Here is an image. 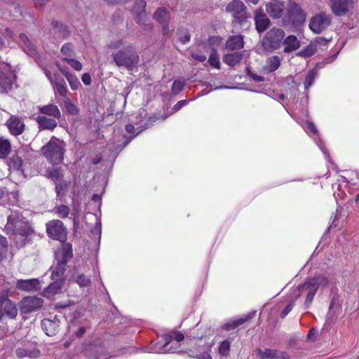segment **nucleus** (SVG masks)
Returning a JSON list of instances; mask_svg holds the SVG:
<instances>
[{
  "label": "nucleus",
  "mask_w": 359,
  "mask_h": 359,
  "mask_svg": "<svg viewBox=\"0 0 359 359\" xmlns=\"http://www.w3.org/2000/svg\"><path fill=\"white\" fill-rule=\"evenodd\" d=\"M108 52L111 53L113 61L118 67H124L132 69L139 62V56L134 48L121 39H115L107 45Z\"/></svg>",
  "instance_id": "1"
},
{
  "label": "nucleus",
  "mask_w": 359,
  "mask_h": 359,
  "mask_svg": "<svg viewBox=\"0 0 359 359\" xmlns=\"http://www.w3.org/2000/svg\"><path fill=\"white\" fill-rule=\"evenodd\" d=\"M327 284L328 280L325 276H316L309 279L303 285L294 289V292L297 293V297L301 294H306L305 305L306 307H309L318 289L320 287H325Z\"/></svg>",
  "instance_id": "2"
},
{
  "label": "nucleus",
  "mask_w": 359,
  "mask_h": 359,
  "mask_svg": "<svg viewBox=\"0 0 359 359\" xmlns=\"http://www.w3.org/2000/svg\"><path fill=\"white\" fill-rule=\"evenodd\" d=\"M5 230L8 234L21 236H28L32 231L30 224L19 212H13L8 217Z\"/></svg>",
  "instance_id": "3"
},
{
  "label": "nucleus",
  "mask_w": 359,
  "mask_h": 359,
  "mask_svg": "<svg viewBox=\"0 0 359 359\" xmlns=\"http://www.w3.org/2000/svg\"><path fill=\"white\" fill-rule=\"evenodd\" d=\"M65 143L55 137L51 140L42 147L41 151L44 156L53 164H60L63 161Z\"/></svg>",
  "instance_id": "4"
},
{
  "label": "nucleus",
  "mask_w": 359,
  "mask_h": 359,
  "mask_svg": "<svg viewBox=\"0 0 359 359\" xmlns=\"http://www.w3.org/2000/svg\"><path fill=\"white\" fill-rule=\"evenodd\" d=\"M226 10L233 18L232 23L234 29H236L237 26L245 25L247 22L246 20L250 17L246 12L244 4L240 0L232 1L227 5Z\"/></svg>",
  "instance_id": "5"
},
{
  "label": "nucleus",
  "mask_w": 359,
  "mask_h": 359,
  "mask_svg": "<svg viewBox=\"0 0 359 359\" xmlns=\"http://www.w3.org/2000/svg\"><path fill=\"white\" fill-rule=\"evenodd\" d=\"M55 257L57 259V264L53 269L52 279L64 280L62 278V276L65 270L66 263L72 257L71 245L69 243H64L62 245V250L56 252Z\"/></svg>",
  "instance_id": "6"
},
{
  "label": "nucleus",
  "mask_w": 359,
  "mask_h": 359,
  "mask_svg": "<svg viewBox=\"0 0 359 359\" xmlns=\"http://www.w3.org/2000/svg\"><path fill=\"white\" fill-rule=\"evenodd\" d=\"M137 118H139V120H137L135 123L137 126L136 128L133 124H128L126 126V130L128 133H131L135 130H137V132L135 135H137L142 131L151 126L156 119L154 116H147V113L144 109H140L138 111V116H137Z\"/></svg>",
  "instance_id": "7"
},
{
  "label": "nucleus",
  "mask_w": 359,
  "mask_h": 359,
  "mask_svg": "<svg viewBox=\"0 0 359 359\" xmlns=\"http://www.w3.org/2000/svg\"><path fill=\"white\" fill-rule=\"evenodd\" d=\"M184 335L178 332H173L172 335H165L163 336L164 344L163 345H159L158 343H152L151 346L149 347V352L155 353H164L167 352H176V349L172 348H170L167 349V346L170 342V341L173 339L177 342H180L184 339Z\"/></svg>",
  "instance_id": "8"
},
{
  "label": "nucleus",
  "mask_w": 359,
  "mask_h": 359,
  "mask_svg": "<svg viewBox=\"0 0 359 359\" xmlns=\"http://www.w3.org/2000/svg\"><path fill=\"white\" fill-rule=\"evenodd\" d=\"M330 15L320 13L313 16L309 22L310 29L315 34H320L325 31L331 24Z\"/></svg>",
  "instance_id": "9"
},
{
  "label": "nucleus",
  "mask_w": 359,
  "mask_h": 359,
  "mask_svg": "<svg viewBox=\"0 0 359 359\" xmlns=\"http://www.w3.org/2000/svg\"><path fill=\"white\" fill-rule=\"evenodd\" d=\"M285 36L282 29L273 28L267 32L263 39V46L266 49H276Z\"/></svg>",
  "instance_id": "10"
},
{
  "label": "nucleus",
  "mask_w": 359,
  "mask_h": 359,
  "mask_svg": "<svg viewBox=\"0 0 359 359\" xmlns=\"http://www.w3.org/2000/svg\"><path fill=\"white\" fill-rule=\"evenodd\" d=\"M46 231L49 237L64 242L66 239V229L59 219L50 221L46 224Z\"/></svg>",
  "instance_id": "11"
},
{
  "label": "nucleus",
  "mask_w": 359,
  "mask_h": 359,
  "mask_svg": "<svg viewBox=\"0 0 359 359\" xmlns=\"http://www.w3.org/2000/svg\"><path fill=\"white\" fill-rule=\"evenodd\" d=\"M15 76L10 71V67L5 63L0 64V93L7 92L11 88Z\"/></svg>",
  "instance_id": "12"
},
{
  "label": "nucleus",
  "mask_w": 359,
  "mask_h": 359,
  "mask_svg": "<svg viewBox=\"0 0 359 359\" xmlns=\"http://www.w3.org/2000/svg\"><path fill=\"white\" fill-rule=\"evenodd\" d=\"M44 73L51 85L55 87L56 92L60 94V96L63 97L64 99L67 97L68 90L65 80L61 78L58 74H52L51 72L46 69H44Z\"/></svg>",
  "instance_id": "13"
},
{
  "label": "nucleus",
  "mask_w": 359,
  "mask_h": 359,
  "mask_svg": "<svg viewBox=\"0 0 359 359\" xmlns=\"http://www.w3.org/2000/svg\"><path fill=\"white\" fill-rule=\"evenodd\" d=\"M43 304V299L38 297H26L20 302V309L24 313H29L39 309Z\"/></svg>",
  "instance_id": "14"
},
{
  "label": "nucleus",
  "mask_w": 359,
  "mask_h": 359,
  "mask_svg": "<svg viewBox=\"0 0 359 359\" xmlns=\"http://www.w3.org/2000/svg\"><path fill=\"white\" fill-rule=\"evenodd\" d=\"M353 4L352 0H331L330 7L334 15L342 16L348 12Z\"/></svg>",
  "instance_id": "15"
},
{
  "label": "nucleus",
  "mask_w": 359,
  "mask_h": 359,
  "mask_svg": "<svg viewBox=\"0 0 359 359\" xmlns=\"http://www.w3.org/2000/svg\"><path fill=\"white\" fill-rule=\"evenodd\" d=\"M10 133L18 136L21 135L25 130V125L23 120L18 116L11 115L6 122Z\"/></svg>",
  "instance_id": "16"
},
{
  "label": "nucleus",
  "mask_w": 359,
  "mask_h": 359,
  "mask_svg": "<svg viewBox=\"0 0 359 359\" xmlns=\"http://www.w3.org/2000/svg\"><path fill=\"white\" fill-rule=\"evenodd\" d=\"M0 306L4 313L10 318L13 319L18 315V309L15 304L8 299L7 292L0 294Z\"/></svg>",
  "instance_id": "17"
},
{
  "label": "nucleus",
  "mask_w": 359,
  "mask_h": 359,
  "mask_svg": "<svg viewBox=\"0 0 359 359\" xmlns=\"http://www.w3.org/2000/svg\"><path fill=\"white\" fill-rule=\"evenodd\" d=\"M16 288L26 292H35L41 289L40 281L37 278L27 280H18L16 282Z\"/></svg>",
  "instance_id": "18"
},
{
  "label": "nucleus",
  "mask_w": 359,
  "mask_h": 359,
  "mask_svg": "<svg viewBox=\"0 0 359 359\" xmlns=\"http://www.w3.org/2000/svg\"><path fill=\"white\" fill-rule=\"evenodd\" d=\"M284 4L280 0H271L266 5V11L273 18H280L283 12Z\"/></svg>",
  "instance_id": "19"
},
{
  "label": "nucleus",
  "mask_w": 359,
  "mask_h": 359,
  "mask_svg": "<svg viewBox=\"0 0 359 359\" xmlns=\"http://www.w3.org/2000/svg\"><path fill=\"white\" fill-rule=\"evenodd\" d=\"M146 2L143 0H140L135 2L133 8V13L135 15V20L137 23L142 25H147L146 23V13H145Z\"/></svg>",
  "instance_id": "20"
},
{
  "label": "nucleus",
  "mask_w": 359,
  "mask_h": 359,
  "mask_svg": "<svg viewBox=\"0 0 359 359\" xmlns=\"http://www.w3.org/2000/svg\"><path fill=\"white\" fill-rule=\"evenodd\" d=\"M255 354L259 359H277L283 358L286 359L287 358L283 356V353H279L276 350L265 348L264 350L258 348L255 351Z\"/></svg>",
  "instance_id": "21"
},
{
  "label": "nucleus",
  "mask_w": 359,
  "mask_h": 359,
  "mask_svg": "<svg viewBox=\"0 0 359 359\" xmlns=\"http://www.w3.org/2000/svg\"><path fill=\"white\" fill-rule=\"evenodd\" d=\"M255 21L256 29L259 33L264 32L267 29L270 23V20H269V18L261 10H258L256 11L255 15Z\"/></svg>",
  "instance_id": "22"
},
{
  "label": "nucleus",
  "mask_w": 359,
  "mask_h": 359,
  "mask_svg": "<svg viewBox=\"0 0 359 359\" xmlns=\"http://www.w3.org/2000/svg\"><path fill=\"white\" fill-rule=\"evenodd\" d=\"M154 18L160 24L163 25V34H167L168 32L167 23L170 18V14L168 11L165 8H158L154 13Z\"/></svg>",
  "instance_id": "23"
},
{
  "label": "nucleus",
  "mask_w": 359,
  "mask_h": 359,
  "mask_svg": "<svg viewBox=\"0 0 359 359\" xmlns=\"http://www.w3.org/2000/svg\"><path fill=\"white\" fill-rule=\"evenodd\" d=\"M39 111L42 115H47L53 118H60L61 116L60 111L58 107L53 104H49L44 106L38 107Z\"/></svg>",
  "instance_id": "24"
},
{
  "label": "nucleus",
  "mask_w": 359,
  "mask_h": 359,
  "mask_svg": "<svg viewBox=\"0 0 359 359\" xmlns=\"http://www.w3.org/2000/svg\"><path fill=\"white\" fill-rule=\"evenodd\" d=\"M36 121L40 130H53L57 125L55 118H47L43 115L38 116Z\"/></svg>",
  "instance_id": "25"
},
{
  "label": "nucleus",
  "mask_w": 359,
  "mask_h": 359,
  "mask_svg": "<svg viewBox=\"0 0 359 359\" xmlns=\"http://www.w3.org/2000/svg\"><path fill=\"white\" fill-rule=\"evenodd\" d=\"M60 72L65 76L72 90H77L80 86V82L76 75L69 72L66 69L62 68L58 62L55 63Z\"/></svg>",
  "instance_id": "26"
},
{
  "label": "nucleus",
  "mask_w": 359,
  "mask_h": 359,
  "mask_svg": "<svg viewBox=\"0 0 359 359\" xmlns=\"http://www.w3.org/2000/svg\"><path fill=\"white\" fill-rule=\"evenodd\" d=\"M59 327V321L50 319H43L41 321V327L48 336L54 335Z\"/></svg>",
  "instance_id": "27"
},
{
  "label": "nucleus",
  "mask_w": 359,
  "mask_h": 359,
  "mask_svg": "<svg viewBox=\"0 0 359 359\" xmlns=\"http://www.w3.org/2000/svg\"><path fill=\"white\" fill-rule=\"evenodd\" d=\"M55 281L50 284L44 290V296L50 297L60 291L65 280L54 279Z\"/></svg>",
  "instance_id": "28"
},
{
  "label": "nucleus",
  "mask_w": 359,
  "mask_h": 359,
  "mask_svg": "<svg viewBox=\"0 0 359 359\" xmlns=\"http://www.w3.org/2000/svg\"><path fill=\"white\" fill-rule=\"evenodd\" d=\"M23 152V149H19L17 154L12 156L10 159L8 166L11 169L16 170L21 172H23V161L22 157L20 156Z\"/></svg>",
  "instance_id": "29"
},
{
  "label": "nucleus",
  "mask_w": 359,
  "mask_h": 359,
  "mask_svg": "<svg viewBox=\"0 0 359 359\" xmlns=\"http://www.w3.org/2000/svg\"><path fill=\"white\" fill-rule=\"evenodd\" d=\"M284 52L290 53L298 49L300 46V42L297 36L294 35L288 36L284 41Z\"/></svg>",
  "instance_id": "30"
},
{
  "label": "nucleus",
  "mask_w": 359,
  "mask_h": 359,
  "mask_svg": "<svg viewBox=\"0 0 359 359\" xmlns=\"http://www.w3.org/2000/svg\"><path fill=\"white\" fill-rule=\"evenodd\" d=\"M226 46L230 50H238L243 47V39L241 35H236L230 37L226 43Z\"/></svg>",
  "instance_id": "31"
},
{
  "label": "nucleus",
  "mask_w": 359,
  "mask_h": 359,
  "mask_svg": "<svg viewBox=\"0 0 359 359\" xmlns=\"http://www.w3.org/2000/svg\"><path fill=\"white\" fill-rule=\"evenodd\" d=\"M288 12L290 18L292 21L299 20L303 19L302 11L300 6L292 2L289 5Z\"/></svg>",
  "instance_id": "32"
},
{
  "label": "nucleus",
  "mask_w": 359,
  "mask_h": 359,
  "mask_svg": "<svg viewBox=\"0 0 359 359\" xmlns=\"http://www.w3.org/2000/svg\"><path fill=\"white\" fill-rule=\"evenodd\" d=\"M280 64V57L278 56H272L266 60L264 69L266 72H273L279 67Z\"/></svg>",
  "instance_id": "33"
},
{
  "label": "nucleus",
  "mask_w": 359,
  "mask_h": 359,
  "mask_svg": "<svg viewBox=\"0 0 359 359\" xmlns=\"http://www.w3.org/2000/svg\"><path fill=\"white\" fill-rule=\"evenodd\" d=\"M242 59V54L240 53H231L226 54L223 57L224 63L229 66L233 67L238 64Z\"/></svg>",
  "instance_id": "34"
},
{
  "label": "nucleus",
  "mask_w": 359,
  "mask_h": 359,
  "mask_svg": "<svg viewBox=\"0 0 359 359\" xmlns=\"http://www.w3.org/2000/svg\"><path fill=\"white\" fill-rule=\"evenodd\" d=\"M19 37L20 41L23 43L24 51L28 55H34L35 53L34 46L29 41L27 35L25 34H20Z\"/></svg>",
  "instance_id": "35"
},
{
  "label": "nucleus",
  "mask_w": 359,
  "mask_h": 359,
  "mask_svg": "<svg viewBox=\"0 0 359 359\" xmlns=\"http://www.w3.org/2000/svg\"><path fill=\"white\" fill-rule=\"evenodd\" d=\"M11 150V145L8 140L0 139V158H5Z\"/></svg>",
  "instance_id": "36"
},
{
  "label": "nucleus",
  "mask_w": 359,
  "mask_h": 359,
  "mask_svg": "<svg viewBox=\"0 0 359 359\" xmlns=\"http://www.w3.org/2000/svg\"><path fill=\"white\" fill-rule=\"evenodd\" d=\"M46 175L48 178L51 179L55 182H58L63 177L61 168H48L46 171Z\"/></svg>",
  "instance_id": "37"
},
{
  "label": "nucleus",
  "mask_w": 359,
  "mask_h": 359,
  "mask_svg": "<svg viewBox=\"0 0 359 359\" xmlns=\"http://www.w3.org/2000/svg\"><path fill=\"white\" fill-rule=\"evenodd\" d=\"M316 50L317 48L314 46V43L311 42L309 45L299 50L296 55L299 57H310L316 53Z\"/></svg>",
  "instance_id": "38"
},
{
  "label": "nucleus",
  "mask_w": 359,
  "mask_h": 359,
  "mask_svg": "<svg viewBox=\"0 0 359 359\" xmlns=\"http://www.w3.org/2000/svg\"><path fill=\"white\" fill-rule=\"evenodd\" d=\"M63 104L65 109L72 115H77L79 114V108L68 98L63 99Z\"/></svg>",
  "instance_id": "39"
},
{
  "label": "nucleus",
  "mask_w": 359,
  "mask_h": 359,
  "mask_svg": "<svg viewBox=\"0 0 359 359\" xmlns=\"http://www.w3.org/2000/svg\"><path fill=\"white\" fill-rule=\"evenodd\" d=\"M317 70L315 69H312L309 71L305 78L304 81V88L305 90H308L313 83L314 80L317 76Z\"/></svg>",
  "instance_id": "40"
},
{
  "label": "nucleus",
  "mask_w": 359,
  "mask_h": 359,
  "mask_svg": "<svg viewBox=\"0 0 359 359\" xmlns=\"http://www.w3.org/2000/svg\"><path fill=\"white\" fill-rule=\"evenodd\" d=\"M53 211L61 218H66L70 212V209L67 205H60L54 208Z\"/></svg>",
  "instance_id": "41"
},
{
  "label": "nucleus",
  "mask_w": 359,
  "mask_h": 359,
  "mask_svg": "<svg viewBox=\"0 0 359 359\" xmlns=\"http://www.w3.org/2000/svg\"><path fill=\"white\" fill-rule=\"evenodd\" d=\"M16 354L18 357H29V358H35L38 355L39 351L36 350H28L26 348H18L16 351Z\"/></svg>",
  "instance_id": "42"
},
{
  "label": "nucleus",
  "mask_w": 359,
  "mask_h": 359,
  "mask_svg": "<svg viewBox=\"0 0 359 359\" xmlns=\"http://www.w3.org/2000/svg\"><path fill=\"white\" fill-rule=\"evenodd\" d=\"M75 282L80 287H88L91 284V280L84 274H79L74 277Z\"/></svg>",
  "instance_id": "43"
},
{
  "label": "nucleus",
  "mask_w": 359,
  "mask_h": 359,
  "mask_svg": "<svg viewBox=\"0 0 359 359\" xmlns=\"http://www.w3.org/2000/svg\"><path fill=\"white\" fill-rule=\"evenodd\" d=\"M208 62L211 66L219 69L220 67V62L219 55L215 49H212L211 54L208 59Z\"/></svg>",
  "instance_id": "44"
},
{
  "label": "nucleus",
  "mask_w": 359,
  "mask_h": 359,
  "mask_svg": "<svg viewBox=\"0 0 359 359\" xmlns=\"http://www.w3.org/2000/svg\"><path fill=\"white\" fill-rule=\"evenodd\" d=\"M61 53L64 57H74V52L73 46L70 43H65L61 48Z\"/></svg>",
  "instance_id": "45"
},
{
  "label": "nucleus",
  "mask_w": 359,
  "mask_h": 359,
  "mask_svg": "<svg viewBox=\"0 0 359 359\" xmlns=\"http://www.w3.org/2000/svg\"><path fill=\"white\" fill-rule=\"evenodd\" d=\"M230 350V342L228 340L222 341L219 346V353L221 355L227 357Z\"/></svg>",
  "instance_id": "46"
},
{
  "label": "nucleus",
  "mask_w": 359,
  "mask_h": 359,
  "mask_svg": "<svg viewBox=\"0 0 359 359\" xmlns=\"http://www.w3.org/2000/svg\"><path fill=\"white\" fill-rule=\"evenodd\" d=\"M64 60L66 61L76 71H81L82 69L81 63L79 60L74 59V57H64Z\"/></svg>",
  "instance_id": "47"
},
{
  "label": "nucleus",
  "mask_w": 359,
  "mask_h": 359,
  "mask_svg": "<svg viewBox=\"0 0 359 359\" xmlns=\"http://www.w3.org/2000/svg\"><path fill=\"white\" fill-rule=\"evenodd\" d=\"M245 320L243 318H240L236 320H233L224 325V328L226 330H230L231 329H234L240 325H241L244 323Z\"/></svg>",
  "instance_id": "48"
},
{
  "label": "nucleus",
  "mask_w": 359,
  "mask_h": 359,
  "mask_svg": "<svg viewBox=\"0 0 359 359\" xmlns=\"http://www.w3.org/2000/svg\"><path fill=\"white\" fill-rule=\"evenodd\" d=\"M179 39L183 43H186L190 40V35L186 29H182L178 32Z\"/></svg>",
  "instance_id": "49"
},
{
  "label": "nucleus",
  "mask_w": 359,
  "mask_h": 359,
  "mask_svg": "<svg viewBox=\"0 0 359 359\" xmlns=\"http://www.w3.org/2000/svg\"><path fill=\"white\" fill-rule=\"evenodd\" d=\"M8 242L6 238L0 235V258L6 252Z\"/></svg>",
  "instance_id": "50"
},
{
  "label": "nucleus",
  "mask_w": 359,
  "mask_h": 359,
  "mask_svg": "<svg viewBox=\"0 0 359 359\" xmlns=\"http://www.w3.org/2000/svg\"><path fill=\"white\" fill-rule=\"evenodd\" d=\"M303 128L304 130L308 133H312V134H316L317 133V129L315 126V125L309 121H306L304 125Z\"/></svg>",
  "instance_id": "51"
},
{
  "label": "nucleus",
  "mask_w": 359,
  "mask_h": 359,
  "mask_svg": "<svg viewBox=\"0 0 359 359\" xmlns=\"http://www.w3.org/2000/svg\"><path fill=\"white\" fill-rule=\"evenodd\" d=\"M184 85V81H180V80H175L173 82L172 86V90L173 93L177 94L179 92H180L182 90Z\"/></svg>",
  "instance_id": "52"
},
{
  "label": "nucleus",
  "mask_w": 359,
  "mask_h": 359,
  "mask_svg": "<svg viewBox=\"0 0 359 359\" xmlns=\"http://www.w3.org/2000/svg\"><path fill=\"white\" fill-rule=\"evenodd\" d=\"M332 38L327 39L324 37H316L311 42L314 43V46L317 48L318 46H326Z\"/></svg>",
  "instance_id": "53"
},
{
  "label": "nucleus",
  "mask_w": 359,
  "mask_h": 359,
  "mask_svg": "<svg viewBox=\"0 0 359 359\" xmlns=\"http://www.w3.org/2000/svg\"><path fill=\"white\" fill-rule=\"evenodd\" d=\"M66 188H67L66 184H62V183L57 184L55 189H56V193H57V196H60V194L63 195L64 191Z\"/></svg>",
  "instance_id": "54"
},
{
  "label": "nucleus",
  "mask_w": 359,
  "mask_h": 359,
  "mask_svg": "<svg viewBox=\"0 0 359 359\" xmlns=\"http://www.w3.org/2000/svg\"><path fill=\"white\" fill-rule=\"evenodd\" d=\"M191 57L194 60H196L199 62H204L206 60V55L201 53H192Z\"/></svg>",
  "instance_id": "55"
},
{
  "label": "nucleus",
  "mask_w": 359,
  "mask_h": 359,
  "mask_svg": "<svg viewBox=\"0 0 359 359\" xmlns=\"http://www.w3.org/2000/svg\"><path fill=\"white\" fill-rule=\"evenodd\" d=\"M191 356H192L193 358H198V359H212V357L210 356V354L207 353H192L191 355H190Z\"/></svg>",
  "instance_id": "56"
},
{
  "label": "nucleus",
  "mask_w": 359,
  "mask_h": 359,
  "mask_svg": "<svg viewBox=\"0 0 359 359\" xmlns=\"http://www.w3.org/2000/svg\"><path fill=\"white\" fill-rule=\"evenodd\" d=\"M293 308V302H290L287 305V306L285 308V309L282 311L280 313V316L282 318H285L292 309Z\"/></svg>",
  "instance_id": "57"
},
{
  "label": "nucleus",
  "mask_w": 359,
  "mask_h": 359,
  "mask_svg": "<svg viewBox=\"0 0 359 359\" xmlns=\"http://www.w3.org/2000/svg\"><path fill=\"white\" fill-rule=\"evenodd\" d=\"M81 80L86 86H89L91 83V77L88 73H85L82 75Z\"/></svg>",
  "instance_id": "58"
},
{
  "label": "nucleus",
  "mask_w": 359,
  "mask_h": 359,
  "mask_svg": "<svg viewBox=\"0 0 359 359\" xmlns=\"http://www.w3.org/2000/svg\"><path fill=\"white\" fill-rule=\"evenodd\" d=\"M187 103V101L186 100H182L179 101L172 108V110L174 111H177L181 107L186 105Z\"/></svg>",
  "instance_id": "59"
},
{
  "label": "nucleus",
  "mask_w": 359,
  "mask_h": 359,
  "mask_svg": "<svg viewBox=\"0 0 359 359\" xmlns=\"http://www.w3.org/2000/svg\"><path fill=\"white\" fill-rule=\"evenodd\" d=\"M130 140L126 141L123 144H117L114 147H110V150H112L113 152H118L122 149L123 147H124Z\"/></svg>",
  "instance_id": "60"
},
{
  "label": "nucleus",
  "mask_w": 359,
  "mask_h": 359,
  "mask_svg": "<svg viewBox=\"0 0 359 359\" xmlns=\"http://www.w3.org/2000/svg\"><path fill=\"white\" fill-rule=\"evenodd\" d=\"M250 76L255 81L261 82L264 81V78L262 76L257 75L254 73H250Z\"/></svg>",
  "instance_id": "61"
},
{
  "label": "nucleus",
  "mask_w": 359,
  "mask_h": 359,
  "mask_svg": "<svg viewBox=\"0 0 359 359\" xmlns=\"http://www.w3.org/2000/svg\"><path fill=\"white\" fill-rule=\"evenodd\" d=\"M210 43L211 44H219L221 41L219 36H212L209 39Z\"/></svg>",
  "instance_id": "62"
},
{
  "label": "nucleus",
  "mask_w": 359,
  "mask_h": 359,
  "mask_svg": "<svg viewBox=\"0 0 359 359\" xmlns=\"http://www.w3.org/2000/svg\"><path fill=\"white\" fill-rule=\"evenodd\" d=\"M337 55H338V52L336 53L335 54H334L333 55H332L331 57L326 58L325 60V63H330V62L334 61L336 60Z\"/></svg>",
  "instance_id": "63"
},
{
  "label": "nucleus",
  "mask_w": 359,
  "mask_h": 359,
  "mask_svg": "<svg viewBox=\"0 0 359 359\" xmlns=\"http://www.w3.org/2000/svg\"><path fill=\"white\" fill-rule=\"evenodd\" d=\"M85 332H86V329L83 327H81L76 332L77 337H82L83 335V334L85 333Z\"/></svg>",
  "instance_id": "64"
}]
</instances>
